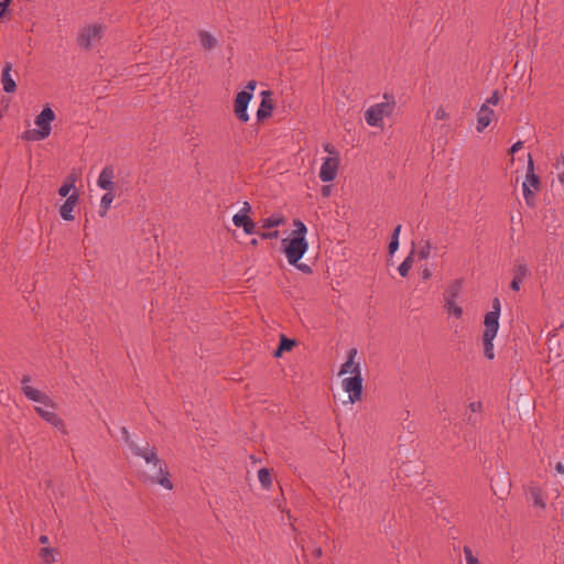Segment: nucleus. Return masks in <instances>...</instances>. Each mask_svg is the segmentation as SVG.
<instances>
[{
	"label": "nucleus",
	"instance_id": "obj_38",
	"mask_svg": "<svg viewBox=\"0 0 564 564\" xmlns=\"http://www.w3.org/2000/svg\"><path fill=\"white\" fill-rule=\"evenodd\" d=\"M499 100H500L499 91L494 90L491 96L489 98H487V100L482 105H487V107L496 106V105H498Z\"/></svg>",
	"mask_w": 564,
	"mask_h": 564
},
{
	"label": "nucleus",
	"instance_id": "obj_55",
	"mask_svg": "<svg viewBox=\"0 0 564 564\" xmlns=\"http://www.w3.org/2000/svg\"><path fill=\"white\" fill-rule=\"evenodd\" d=\"M283 352H284V350H280V346H279V347L274 350L273 356H274L275 358H279V357H281V356H282V354H283Z\"/></svg>",
	"mask_w": 564,
	"mask_h": 564
},
{
	"label": "nucleus",
	"instance_id": "obj_47",
	"mask_svg": "<svg viewBox=\"0 0 564 564\" xmlns=\"http://www.w3.org/2000/svg\"><path fill=\"white\" fill-rule=\"evenodd\" d=\"M401 228H402V226L400 224L398 226H395V228L393 229L392 235H391V239L392 240H398L399 241V236H400V232H401Z\"/></svg>",
	"mask_w": 564,
	"mask_h": 564
},
{
	"label": "nucleus",
	"instance_id": "obj_50",
	"mask_svg": "<svg viewBox=\"0 0 564 564\" xmlns=\"http://www.w3.org/2000/svg\"><path fill=\"white\" fill-rule=\"evenodd\" d=\"M522 141H518L516 142L514 144H512V147L510 148L509 152L511 154H514L516 152H518L521 148H522Z\"/></svg>",
	"mask_w": 564,
	"mask_h": 564
},
{
	"label": "nucleus",
	"instance_id": "obj_17",
	"mask_svg": "<svg viewBox=\"0 0 564 564\" xmlns=\"http://www.w3.org/2000/svg\"><path fill=\"white\" fill-rule=\"evenodd\" d=\"M115 176V171L111 165L105 166L97 180V185L105 191H113V182L112 178Z\"/></svg>",
	"mask_w": 564,
	"mask_h": 564
},
{
	"label": "nucleus",
	"instance_id": "obj_48",
	"mask_svg": "<svg viewBox=\"0 0 564 564\" xmlns=\"http://www.w3.org/2000/svg\"><path fill=\"white\" fill-rule=\"evenodd\" d=\"M521 282H522V280L517 279V278H513V280H512V281H511V283H510V288H511L513 291H519Z\"/></svg>",
	"mask_w": 564,
	"mask_h": 564
},
{
	"label": "nucleus",
	"instance_id": "obj_53",
	"mask_svg": "<svg viewBox=\"0 0 564 564\" xmlns=\"http://www.w3.org/2000/svg\"><path fill=\"white\" fill-rule=\"evenodd\" d=\"M555 470L558 473V474H564V464L562 463H557L555 465Z\"/></svg>",
	"mask_w": 564,
	"mask_h": 564
},
{
	"label": "nucleus",
	"instance_id": "obj_3",
	"mask_svg": "<svg viewBox=\"0 0 564 564\" xmlns=\"http://www.w3.org/2000/svg\"><path fill=\"white\" fill-rule=\"evenodd\" d=\"M540 177L534 173V161L532 155L529 153L527 175L524 182L522 183L523 197L525 199V204L529 207L535 206L534 193L540 189Z\"/></svg>",
	"mask_w": 564,
	"mask_h": 564
},
{
	"label": "nucleus",
	"instance_id": "obj_56",
	"mask_svg": "<svg viewBox=\"0 0 564 564\" xmlns=\"http://www.w3.org/2000/svg\"><path fill=\"white\" fill-rule=\"evenodd\" d=\"M39 541H40L41 544H46V543H48V536L47 535H41L39 538Z\"/></svg>",
	"mask_w": 564,
	"mask_h": 564
},
{
	"label": "nucleus",
	"instance_id": "obj_23",
	"mask_svg": "<svg viewBox=\"0 0 564 564\" xmlns=\"http://www.w3.org/2000/svg\"><path fill=\"white\" fill-rule=\"evenodd\" d=\"M495 337L496 336L482 334L484 355L489 360H492L495 358L494 344H492Z\"/></svg>",
	"mask_w": 564,
	"mask_h": 564
},
{
	"label": "nucleus",
	"instance_id": "obj_37",
	"mask_svg": "<svg viewBox=\"0 0 564 564\" xmlns=\"http://www.w3.org/2000/svg\"><path fill=\"white\" fill-rule=\"evenodd\" d=\"M256 234L262 240L275 239V238L279 237V231L278 230H273V231H257Z\"/></svg>",
	"mask_w": 564,
	"mask_h": 564
},
{
	"label": "nucleus",
	"instance_id": "obj_18",
	"mask_svg": "<svg viewBox=\"0 0 564 564\" xmlns=\"http://www.w3.org/2000/svg\"><path fill=\"white\" fill-rule=\"evenodd\" d=\"M232 223L236 227H241L247 235L257 232L254 221L246 214L234 215Z\"/></svg>",
	"mask_w": 564,
	"mask_h": 564
},
{
	"label": "nucleus",
	"instance_id": "obj_52",
	"mask_svg": "<svg viewBox=\"0 0 564 564\" xmlns=\"http://www.w3.org/2000/svg\"><path fill=\"white\" fill-rule=\"evenodd\" d=\"M313 555H314V557L319 558L323 555L322 547H319V546L315 547L313 551Z\"/></svg>",
	"mask_w": 564,
	"mask_h": 564
},
{
	"label": "nucleus",
	"instance_id": "obj_54",
	"mask_svg": "<svg viewBox=\"0 0 564 564\" xmlns=\"http://www.w3.org/2000/svg\"><path fill=\"white\" fill-rule=\"evenodd\" d=\"M430 276H431V271H430L429 269H424V270L422 271V278H423L424 280H427V279H430Z\"/></svg>",
	"mask_w": 564,
	"mask_h": 564
},
{
	"label": "nucleus",
	"instance_id": "obj_13",
	"mask_svg": "<svg viewBox=\"0 0 564 564\" xmlns=\"http://www.w3.org/2000/svg\"><path fill=\"white\" fill-rule=\"evenodd\" d=\"M0 80L6 93L12 94L17 90V83L12 76V64L10 62L4 63Z\"/></svg>",
	"mask_w": 564,
	"mask_h": 564
},
{
	"label": "nucleus",
	"instance_id": "obj_41",
	"mask_svg": "<svg viewBox=\"0 0 564 564\" xmlns=\"http://www.w3.org/2000/svg\"><path fill=\"white\" fill-rule=\"evenodd\" d=\"M324 148V151L327 152L328 154H330L332 156H339V153L338 151L335 149V147L330 143H325L323 145Z\"/></svg>",
	"mask_w": 564,
	"mask_h": 564
},
{
	"label": "nucleus",
	"instance_id": "obj_36",
	"mask_svg": "<svg viewBox=\"0 0 564 564\" xmlns=\"http://www.w3.org/2000/svg\"><path fill=\"white\" fill-rule=\"evenodd\" d=\"M431 249H432V246H431V242L427 240L425 241V243L421 247L420 251H419V257L420 259H427L431 254Z\"/></svg>",
	"mask_w": 564,
	"mask_h": 564
},
{
	"label": "nucleus",
	"instance_id": "obj_8",
	"mask_svg": "<svg viewBox=\"0 0 564 564\" xmlns=\"http://www.w3.org/2000/svg\"><path fill=\"white\" fill-rule=\"evenodd\" d=\"M525 495L533 508L541 511L546 509V496L538 482L531 481L525 488Z\"/></svg>",
	"mask_w": 564,
	"mask_h": 564
},
{
	"label": "nucleus",
	"instance_id": "obj_57",
	"mask_svg": "<svg viewBox=\"0 0 564 564\" xmlns=\"http://www.w3.org/2000/svg\"><path fill=\"white\" fill-rule=\"evenodd\" d=\"M558 181L564 184V172L558 174Z\"/></svg>",
	"mask_w": 564,
	"mask_h": 564
},
{
	"label": "nucleus",
	"instance_id": "obj_28",
	"mask_svg": "<svg viewBox=\"0 0 564 564\" xmlns=\"http://www.w3.org/2000/svg\"><path fill=\"white\" fill-rule=\"evenodd\" d=\"M258 478L264 489H269L272 486V477L268 468L259 469Z\"/></svg>",
	"mask_w": 564,
	"mask_h": 564
},
{
	"label": "nucleus",
	"instance_id": "obj_45",
	"mask_svg": "<svg viewBox=\"0 0 564 564\" xmlns=\"http://www.w3.org/2000/svg\"><path fill=\"white\" fill-rule=\"evenodd\" d=\"M256 86H257L256 80H250V82H248V84L246 85V87L242 91L250 93L253 96V90H254Z\"/></svg>",
	"mask_w": 564,
	"mask_h": 564
},
{
	"label": "nucleus",
	"instance_id": "obj_14",
	"mask_svg": "<svg viewBox=\"0 0 564 564\" xmlns=\"http://www.w3.org/2000/svg\"><path fill=\"white\" fill-rule=\"evenodd\" d=\"M78 200H79V195H78V193H76V191L66 198V200L59 208V215L64 220H66V221L74 220L73 210H74L75 206L77 205Z\"/></svg>",
	"mask_w": 564,
	"mask_h": 564
},
{
	"label": "nucleus",
	"instance_id": "obj_26",
	"mask_svg": "<svg viewBox=\"0 0 564 564\" xmlns=\"http://www.w3.org/2000/svg\"><path fill=\"white\" fill-rule=\"evenodd\" d=\"M75 182L76 177L73 175L67 176L65 182L62 184V186L58 188V194L62 197H68L72 189H75Z\"/></svg>",
	"mask_w": 564,
	"mask_h": 564
},
{
	"label": "nucleus",
	"instance_id": "obj_60",
	"mask_svg": "<svg viewBox=\"0 0 564 564\" xmlns=\"http://www.w3.org/2000/svg\"><path fill=\"white\" fill-rule=\"evenodd\" d=\"M561 163L564 165V153L561 154Z\"/></svg>",
	"mask_w": 564,
	"mask_h": 564
},
{
	"label": "nucleus",
	"instance_id": "obj_40",
	"mask_svg": "<svg viewBox=\"0 0 564 564\" xmlns=\"http://www.w3.org/2000/svg\"><path fill=\"white\" fill-rule=\"evenodd\" d=\"M292 265L295 267L301 272H303L304 274H311L313 272L312 268L306 263L296 262V264Z\"/></svg>",
	"mask_w": 564,
	"mask_h": 564
},
{
	"label": "nucleus",
	"instance_id": "obj_24",
	"mask_svg": "<svg viewBox=\"0 0 564 564\" xmlns=\"http://www.w3.org/2000/svg\"><path fill=\"white\" fill-rule=\"evenodd\" d=\"M198 36L200 44L205 50H212L217 44V40L207 31H200Z\"/></svg>",
	"mask_w": 564,
	"mask_h": 564
},
{
	"label": "nucleus",
	"instance_id": "obj_62",
	"mask_svg": "<svg viewBox=\"0 0 564 564\" xmlns=\"http://www.w3.org/2000/svg\"><path fill=\"white\" fill-rule=\"evenodd\" d=\"M326 193H328V189H326L325 187L323 188V194L326 195Z\"/></svg>",
	"mask_w": 564,
	"mask_h": 564
},
{
	"label": "nucleus",
	"instance_id": "obj_15",
	"mask_svg": "<svg viewBox=\"0 0 564 564\" xmlns=\"http://www.w3.org/2000/svg\"><path fill=\"white\" fill-rule=\"evenodd\" d=\"M55 119V112L51 107H44L40 115L35 118V124L42 129L43 131H48L51 133L52 127L51 123Z\"/></svg>",
	"mask_w": 564,
	"mask_h": 564
},
{
	"label": "nucleus",
	"instance_id": "obj_39",
	"mask_svg": "<svg viewBox=\"0 0 564 564\" xmlns=\"http://www.w3.org/2000/svg\"><path fill=\"white\" fill-rule=\"evenodd\" d=\"M121 433H122L124 442L128 444L129 448L132 451L133 445H137V444L130 438L128 429L123 426L121 429Z\"/></svg>",
	"mask_w": 564,
	"mask_h": 564
},
{
	"label": "nucleus",
	"instance_id": "obj_2",
	"mask_svg": "<svg viewBox=\"0 0 564 564\" xmlns=\"http://www.w3.org/2000/svg\"><path fill=\"white\" fill-rule=\"evenodd\" d=\"M383 99L384 101L371 106L365 112L366 122L370 127H381L383 118L391 116L394 111V97L392 95L384 94Z\"/></svg>",
	"mask_w": 564,
	"mask_h": 564
},
{
	"label": "nucleus",
	"instance_id": "obj_19",
	"mask_svg": "<svg viewBox=\"0 0 564 564\" xmlns=\"http://www.w3.org/2000/svg\"><path fill=\"white\" fill-rule=\"evenodd\" d=\"M499 316L500 315H496V312H487L486 313L485 318H484L485 329H484L482 334L490 335V336H497V333L499 329Z\"/></svg>",
	"mask_w": 564,
	"mask_h": 564
},
{
	"label": "nucleus",
	"instance_id": "obj_27",
	"mask_svg": "<svg viewBox=\"0 0 564 564\" xmlns=\"http://www.w3.org/2000/svg\"><path fill=\"white\" fill-rule=\"evenodd\" d=\"M48 137V131H43L42 129H33L24 132L23 138L26 140L41 141Z\"/></svg>",
	"mask_w": 564,
	"mask_h": 564
},
{
	"label": "nucleus",
	"instance_id": "obj_20",
	"mask_svg": "<svg viewBox=\"0 0 564 564\" xmlns=\"http://www.w3.org/2000/svg\"><path fill=\"white\" fill-rule=\"evenodd\" d=\"M358 351L356 348H350L347 354V360L344 362L340 367V370L338 372L339 376L350 372L352 376H355L354 368L355 366H358L360 368V364L355 361V358L357 356Z\"/></svg>",
	"mask_w": 564,
	"mask_h": 564
},
{
	"label": "nucleus",
	"instance_id": "obj_11",
	"mask_svg": "<svg viewBox=\"0 0 564 564\" xmlns=\"http://www.w3.org/2000/svg\"><path fill=\"white\" fill-rule=\"evenodd\" d=\"M261 102L257 110V120L263 121L271 117L274 105L272 100V91L271 90H263L261 91Z\"/></svg>",
	"mask_w": 564,
	"mask_h": 564
},
{
	"label": "nucleus",
	"instance_id": "obj_35",
	"mask_svg": "<svg viewBox=\"0 0 564 564\" xmlns=\"http://www.w3.org/2000/svg\"><path fill=\"white\" fill-rule=\"evenodd\" d=\"M529 274V269L525 264L520 263L514 269V278L523 280Z\"/></svg>",
	"mask_w": 564,
	"mask_h": 564
},
{
	"label": "nucleus",
	"instance_id": "obj_44",
	"mask_svg": "<svg viewBox=\"0 0 564 564\" xmlns=\"http://www.w3.org/2000/svg\"><path fill=\"white\" fill-rule=\"evenodd\" d=\"M398 248H399V241L390 239V242H389V246H388L389 254L393 256L394 252L398 250Z\"/></svg>",
	"mask_w": 564,
	"mask_h": 564
},
{
	"label": "nucleus",
	"instance_id": "obj_34",
	"mask_svg": "<svg viewBox=\"0 0 564 564\" xmlns=\"http://www.w3.org/2000/svg\"><path fill=\"white\" fill-rule=\"evenodd\" d=\"M464 555L467 564H479V561L474 555L473 550L467 545L464 546Z\"/></svg>",
	"mask_w": 564,
	"mask_h": 564
},
{
	"label": "nucleus",
	"instance_id": "obj_25",
	"mask_svg": "<svg viewBox=\"0 0 564 564\" xmlns=\"http://www.w3.org/2000/svg\"><path fill=\"white\" fill-rule=\"evenodd\" d=\"M285 223V218L280 214H273L268 218L262 219V228H273L281 226Z\"/></svg>",
	"mask_w": 564,
	"mask_h": 564
},
{
	"label": "nucleus",
	"instance_id": "obj_59",
	"mask_svg": "<svg viewBox=\"0 0 564 564\" xmlns=\"http://www.w3.org/2000/svg\"><path fill=\"white\" fill-rule=\"evenodd\" d=\"M468 422L475 425L477 421H476V419H473L471 416H469Z\"/></svg>",
	"mask_w": 564,
	"mask_h": 564
},
{
	"label": "nucleus",
	"instance_id": "obj_29",
	"mask_svg": "<svg viewBox=\"0 0 564 564\" xmlns=\"http://www.w3.org/2000/svg\"><path fill=\"white\" fill-rule=\"evenodd\" d=\"M413 251L402 261V263L399 265L398 271L401 276L405 278L409 274V271L411 270L413 265V258H412Z\"/></svg>",
	"mask_w": 564,
	"mask_h": 564
},
{
	"label": "nucleus",
	"instance_id": "obj_32",
	"mask_svg": "<svg viewBox=\"0 0 564 564\" xmlns=\"http://www.w3.org/2000/svg\"><path fill=\"white\" fill-rule=\"evenodd\" d=\"M56 552L55 549L52 547H44L40 551V556L43 560L44 563L51 564L55 561L54 553Z\"/></svg>",
	"mask_w": 564,
	"mask_h": 564
},
{
	"label": "nucleus",
	"instance_id": "obj_5",
	"mask_svg": "<svg viewBox=\"0 0 564 564\" xmlns=\"http://www.w3.org/2000/svg\"><path fill=\"white\" fill-rule=\"evenodd\" d=\"M354 371L355 376L343 380V389L348 393V398L351 403L361 400L364 382L361 369L358 366H355Z\"/></svg>",
	"mask_w": 564,
	"mask_h": 564
},
{
	"label": "nucleus",
	"instance_id": "obj_12",
	"mask_svg": "<svg viewBox=\"0 0 564 564\" xmlns=\"http://www.w3.org/2000/svg\"><path fill=\"white\" fill-rule=\"evenodd\" d=\"M35 411L48 424L59 430L63 434H67L64 421L54 411L45 410L41 406H35Z\"/></svg>",
	"mask_w": 564,
	"mask_h": 564
},
{
	"label": "nucleus",
	"instance_id": "obj_43",
	"mask_svg": "<svg viewBox=\"0 0 564 564\" xmlns=\"http://www.w3.org/2000/svg\"><path fill=\"white\" fill-rule=\"evenodd\" d=\"M491 311L490 312H496V315H500V311H501V303H500V300L498 297H495L492 300V303H491Z\"/></svg>",
	"mask_w": 564,
	"mask_h": 564
},
{
	"label": "nucleus",
	"instance_id": "obj_30",
	"mask_svg": "<svg viewBox=\"0 0 564 564\" xmlns=\"http://www.w3.org/2000/svg\"><path fill=\"white\" fill-rule=\"evenodd\" d=\"M444 308L456 318H460L463 315V308L456 304V301H446Z\"/></svg>",
	"mask_w": 564,
	"mask_h": 564
},
{
	"label": "nucleus",
	"instance_id": "obj_10",
	"mask_svg": "<svg viewBox=\"0 0 564 564\" xmlns=\"http://www.w3.org/2000/svg\"><path fill=\"white\" fill-rule=\"evenodd\" d=\"M338 167L339 156L325 158L319 170V178L323 182L334 181L337 176Z\"/></svg>",
	"mask_w": 564,
	"mask_h": 564
},
{
	"label": "nucleus",
	"instance_id": "obj_51",
	"mask_svg": "<svg viewBox=\"0 0 564 564\" xmlns=\"http://www.w3.org/2000/svg\"><path fill=\"white\" fill-rule=\"evenodd\" d=\"M250 212H251L250 204L248 202H245L241 210L238 214H246V215H248V213H250Z\"/></svg>",
	"mask_w": 564,
	"mask_h": 564
},
{
	"label": "nucleus",
	"instance_id": "obj_6",
	"mask_svg": "<svg viewBox=\"0 0 564 564\" xmlns=\"http://www.w3.org/2000/svg\"><path fill=\"white\" fill-rule=\"evenodd\" d=\"M30 380V376H23V378L21 379V389L24 395L33 402H37L44 404L45 406L54 409L55 403L53 402V400L46 393L31 387L29 384Z\"/></svg>",
	"mask_w": 564,
	"mask_h": 564
},
{
	"label": "nucleus",
	"instance_id": "obj_31",
	"mask_svg": "<svg viewBox=\"0 0 564 564\" xmlns=\"http://www.w3.org/2000/svg\"><path fill=\"white\" fill-rule=\"evenodd\" d=\"M293 226L295 229L293 230V237H305L307 234V227L301 219H294Z\"/></svg>",
	"mask_w": 564,
	"mask_h": 564
},
{
	"label": "nucleus",
	"instance_id": "obj_46",
	"mask_svg": "<svg viewBox=\"0 0 564 564\" xmlns=\"http://www.w3.org/2000/svg\"><path fill=\"white\" fill-rule=\"evenodd\" d=\"M469 409L471 412H480L481 409H482V404L481 402L477 401V402H471L469 403Z\"/></svg>",
	"mask_w": 564,
	"mask_h": 564
},
{
	"label": "nucleus",
	"instance_id": "obj_49",
	"mask_svg": "<svg viewBox=\"0 0 564 564\" xmlns=\"http://www.w3.org/2000/svg\"><path fill=\"white\" fill-rule=\"evenodd\" d=\"M435 117L438 120L446 119L447 118V113H446V111L443 108H438L436 110V112H435Z\"/></svg>",
	"mask_w": 564,
	"mask_h": 564
},
{
	"label": "nucleus",
	"instance_id": "obj_4",
	"mask_svg": "<svg viewBox=\"0 0 564 564\" xmlns=\"http://www.w3.org/2000/svg\"><path fill=\"white\" fill-rule=\"evenodd\" d=\"M282 245L289 264H296L308 249L306 237L284 238Z\"/></svg>",
	"mask_w": 564,
	"mask_h": 564
},
{
	"label": "nucleus",
	"instance_id": "obj_33",
	"mask_svg": "<svg viewBox=\"0 0 564 564\" xmlns=\"http://www.w3.org/2000/svg\"><path fill=\"white\" fill-rule=\"evenodd\" d=\"M295 345L296 341L294 339H290L285 335L280 336V350L290 351Z\"/></svg>",
	"mask_w": 564,
	"mask_h": 564
},
{
	"label": "nucleus",
	"instance_id": "obj_9",
	"mask_svg": "<svg viewBox=\"0 0 564 564\" xmlns=\"http://www.w3.org/2000/svg\"><path fill=\"white\" fill-rule=\"evenodd\" d=\"M251 99L252 95L247 91H239L235 98L234 112L238 120L243 123L248 122L250 119L247 109Z\"/></svg>",
	"mask_w": 564,
	"mask_h": 564
},
{
	"label": "nucleus",
	"instance_id": "obj_61",
	"mask_svg": "<svg viewBox=\"0 0 564 564\" xmlns=\"http://www.w3.org/2000/svg\"><path fill=\"white\" fill-rule=\"evenodd\" d=\"M326 193H328V189H326L325 187L323 188V194L326 195Z\"/></svg>",
	"mask_w": 564,
	"mask_h": 564
},
{
	"label": "nucleus",
	"instance_id": "obj_21",
	"mask_svg": "<svg viewBox=\"0 0 564 564\" xmlns=\"http://www.w3.org/2000/svg\"><path fill=\"white\" fill-rule=\"evenodd\" d=\"M463 288V280L457 279L448 284L444 293V300L456 301Z\"/></svg>",
	"mask_w": 564,
	"mask_h": 564
},
{
	"label": "nucleus",
	"instance_id": "obj_42",
	"mask_svg": "<svg viewBox=\"0 0 564 564\" xmlns=\"http://www.w3.org/2000/svg\"><path fill=\"white\" fill-rule=\"evenodd\" d=\"M10 2L11 0H0V19L3 18L8 12V7Z\"/></svg>",
	"mask_w": 564,
	"mask_h": 564
},
{
	"label": "nucleus",
	"instance_id": "obj_22",
	"mask_svg": "<svg viewBox=\"0 0 564 564\" xmlns=\"http://www.w3.org/2000/svg\"><path fill=\"white\" fill-rule=\"evenodd\" d=\"M113 199H115L113 191H107V193H105L102 195L101 200H100V209H99L100 217H105L107 215V212H108L111 203L113 202Z\"/></svg>",
	"mask_w": 564,
	"mask_h": 564
},
{
	"label": "nucleus",
	"instance_id": "obj_58",
	"mask_svg": "<svg viewBox=\"0 0 564 564\" xmlns=\"http://www.w3.org/2000/svg\"><path fill=\"white\" fill-rule=\"evenodd\" d=\"M250 243H251V246L257 247L258 246V240L257 239H252L250 241Z\"/></svg>",
	"mask_w": 564,
	"mask_h": 564
},
{
	"label": "nucleus",
	"instance_id": "obj_16",
	"mask_svg": "<svg viewBox=\"0 0 564 564\" xmlns=\"http://www.w3.org/2000/svg\"><path fill=\"white\" fill-rule=\"evenodd\" d=\"M494 117L495 111L487 105H481L477 113V131L482 132L491 123Z\"/></svg>",
	"mask_w": 564,
	"mask_h": 564
},
{
	"label": "nucleus",
	"instance_id": "obj_7",
	"mask_svg": "<svg viewBox=\"0 0 564 564\" xmlns=\"http://www.w3.org/2000/svg\"><path fill=\"white\" fill-rule=\"evenodd\" d=\"M102 26L100 24L88 25L78 34L77 43L80 47L89 50L101 39Z\"/></svg>",
	"mask_w": 564,
	"mask_h": 564
},
{
	"label": "nucleus",
	"instance_id": "obj_1",
	"mask_svg": "<svg viewBox=\"0 0 564 564\" xmlns=\"http://www.w3.org/2000/svg\"><path fill=\"white\" fill-rule=\"evenodd\" d=\"M132 454L141 457L148 465H152L153 473H141L140 479L145 484L160 485L166 490L173 489V482L170 479L167 464L158 456L156 448L148 443L144 447L133 445Z\"/></svg>",
	"mask_w": 564,
	"mask_h": 564
}]
</instances>
